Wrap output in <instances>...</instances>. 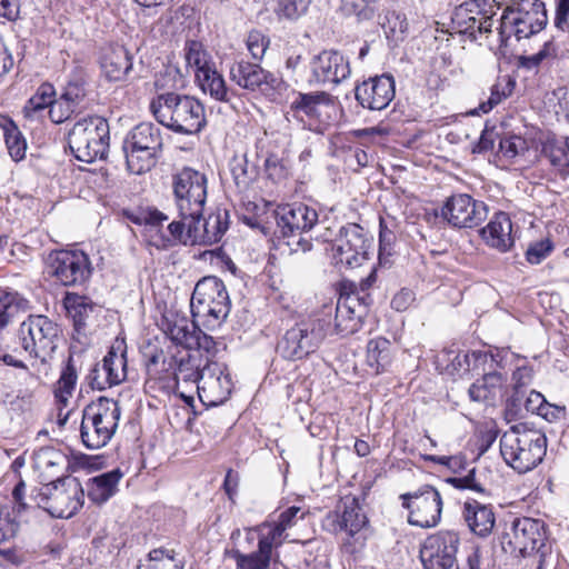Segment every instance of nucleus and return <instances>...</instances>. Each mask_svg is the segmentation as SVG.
Returning <instances> with one entry per match:
<instances>
[{
  "label": "nucleus",
  "instance_id": "obj_57",
  "mask_svg": "<svg viewBox=\"0 0 569 569\" xmlns=\"http://www.w3.org/2000/svg\"><path fill=\"white\" fill-rule=\"evenodd\" d=\"M527 149V141L520 136H507L499 141V151L507 159H513Z\"/></svg>",
  "mask_w": 569,
  "mask_h": 569
},
{
  "label": "nucleus",
  "instance_id": "obj_45",
  "mask_svg": "<svg viewBox=\"0 0 569 569\" xmlns=\"http://www.w3.org/2000/svg\"><path fill=\"white\" fill-rule=\"evenodd\" d=\"M2 130L4 142L8 148L10 157L14 161L22 160L26 157L27 151V141L22 132L19 130L17 124L10 119L4 120Z\"/></svg>",
  "mask_w": 569,
  "mask_h": 569
},
{
  "label": "nucleus",
  "instance_id": "obj_9",
  "mask_svg": "<svg viewBox=\"0 0 569 569\" xmlns=\"http://www.w3.org/2000/svg\"><path fill=\"white\" fill-rule=\"evenodd\" d=\"M547 22V10L541 0H520L516 7H508L499 20L500 46L506 47L511 36L518 41L530 38L545 29Z\"/></svg>",
  "mask_w": 569,
  "mask_h": 569
},
{
  "label": "nucleus",
  "instance_id": "obj_42",
  "mask_svg": "<svg viewBox=\"0 0 569 569\" xmlns=\"http://www.w3.org/2000/svg\"><path fill=\"white\" fill-rule=\"evenodd\" d=\"M54 93V88L51 84H41L37 92L26 102L22 110L24 118L30 121L42 120L48 114Z\"/></svg>",
  "mask_w": 569,
  "mask_h": 569
},
{
  "label": "nucleus",
  "instance_id": "obj_14",
  "mask_svg": "<svg viewBox=\"0 0 569 569\" xmlns=\"http://www.w3.org/2000/svg\"><path fill=\"white\" fill-rule=\"evenodd\" d=\"M59 328L57 323L46 316H29L18 330V339L22 349L30 357L38 358L42 362L57 349Z\"/></svg>",
  "mask_w": 569,
  "mask_h": 569
},
{
  "label": "nucleus",
  "instance_id": "obj_49",
  "mask_svg": "<svg viewBox=\"0 0 569 569\" xmlns=\"http://www.w3.org/2000/svg\"><path fill=\"white\" fill-rule=\"evenodd\" d=\"M77 369L72 357H69L54 389L58 401L66 405L71 397L77 383Z\"/></svg>",
  "mask_w": 569,
  "mask_h": 569
},
{
  "label": "nucleus",
  "instance_id": "obj_39",
  "mask_svg": "<svg viewBox=\"0 0 569 569\" xmlns=\"http://www.w3.org/2000/svg\"><path fill=\"white\" fill-rule=\"evenodd\" d=\"M63 305L78 332L86 328L87 320L97 309V305L90 298L71 292L66 293Z\"/></svg>",
  "mask_w": 569,
  "mask_h": 569
},
{
  "label": "nucleus",
  "instance_id": "obj_27",
  "mask_svg": "<svg viewBox=\"0 0 569 569\" xmlns=\"http://www.w3.org/2000/svg\"><path fill=\"white\" fill-rule=\"evenodd\" d=\"M359 104L370 110H382L395 98V80L390 74L369 78L355 89Z\"/></svg>",
  "mask_w": 569,
  "mask_h": 569
},
{
  "label": "nucleus",
  "instance_id": "obj_60",
  "mask_svg": "<svg viewBox=\"0 0 569 569\" xmlns=\"http://www.w3.org/2000/svg\"><path fill=\"white\" fill-rule=\"evenodd\" d=\"M264 170L269 179L280 181L288 176V167L278 154L270 153L264 160Z\"/></svg>",
  "mask_w": 569,
  "mask_h": 569
},
{
  "label": "nucleus",
  "instance_id": "obj_8",
  "mask_svg": "<svg viewBox=\"0 0 569 569\" xmlns=\"http://www.w3.org/2000/svg\"><path fill=\"white\" fill-rule=\"evenodd\" d=\"M110 140L108 121L100 116L78 120L68 132V146L73 157L86 163L103 159Z\"/></svg>",
  "mask_w": 569,
  "mask_h": 569
},
{
  "label": "nucleus",
  "instance_id": "obj_32",
  "mask_svg": "<svg viewBox=\"0 0 569 569\" xmlns=\"http://www.w3.org/2000/svg\"><path fill=\"white\" fill-rule=\"evenodd\" d=\"M462 517L469 530L481 538L488 537L496 523L492 507L475 499H468L463 503Z\"/></svg>",
  "mask_w": 569,
  "mask_h": 569
},
{
  "label": "nucleus",
  "instance_id": "obj_35",
  "mask_svg": "<svg viewBox=\"0 0 569 569\" xmlns=\"http://www.w3.org/2000/svg\"><path fill=\"white\" fill-rule=\"evenodd\" d=\"M122 477L123 473L117 468L90 478L86 485L88 498L96 505L107 502L116 495Z\"/></svg>",
  "mask_w": 569,
  "mask_h": 569
},
{
  "label": "nucleus",
  "instance_id": "obj_18",
  "mask_svg": "<svg viewBox=\"0 0 569 569\" xmlns=\"http://www.w3.org/2000/svg\"><path fill=\"white\" fill-rule=\"evenodd\" d=\"M229 76L240 88L248 91L259 90L270 98L279 94L284 87L281 78L264 70L260 63L249 62L243 58L234 60L230 66Z\"/></svg>",
  "mask_w": 569,
  "mask_h": 569
},
{
  "label": "nucleus",
  "instance_id": "obj_54",
  "mask_svg": "<svg viewBox=\"0 0 569 569\" xmlns=\"http://www.w3.org/2000/svg\"><path fill=\"white\" fill-rule=\"evenodd\" d=\"M311 0H278L274 12L280 19L296 20L305 14Z\"/></svg>",
  "mask_w": 569,
  "mask_h": 569
},
{
  "label": "nucleus",
  "instance_id": "obj_46",
  "mask_svg": "<svg viewBox=\"0 0 569 569\" xmlns=\"http://www.w3.org/2000/svg\"><path fill=\"white\" fill-rule=\"evenodd\" d=\"M229 166L237 188L240 191H246L257 177L256 167L249 164L246 154L234 156Z\"/></svg>",
  "mask_w": 569,
  "mask_h": 569
},
{
  "label": "nucleus",
  "instance_id": "obj_17",
  "mask_svg": "<svg viewBox=\"0 0 569 569\" xmlns=\"http://www.w3.org/2000/svg\"><path fill=\"white\" fill-rule=\"evenodd\" d=\"M486 0H468L456 7L451 16V29L470 41L491 33L495 13L487 9Z\"/></svg>",
  "mask_w": 569,
  "mask_h": 569
},
{
  "label": "nucleus",
  "instance_id": "obj_64",
  "mask_svg": "<svg viewBox=\"0 0 569 569\" xmlns=\"http://www.w3.org/2000/svg\"><path fill=\"white\" fill-rule=\"evenodd\" d=\"M192 349H196V352L198 353L200 350H203L207 353H212L216 351V341L211 336H208L198 327L192 337V341H190V346L188 347V350Z\"/></svg>",
  "mask_w": 569,
  "mask_h": 569
},
{
  "label": "nucleus",
  "instance_id": "obj_28",
  "mask_svg": "<svg viewBox=\"0 0 569 569\" xmlns=\"http://www.w3.org/2000/svg\"><path fill=\"white\" fill-rule=\"evenodd\" d=\"M368 522L359 501L355 497H346L337 510L328 513L325 526L335 533L346 531L350 537H355Z\"/></svg>",
  "mask_w": 569,
  "mask_h": 569
},
{
  "label": "nucleus",
  "instance_id": "obj_29",
  "mask_svg": "<svg viewBox=\"0 0 569 569\" xmlns=\"http://www.w3.org/2000/svg\"><path fill=\"white\" fill-rule=\"evenodd\" d=\"M329 102L326 92L301 93L298 92L290 103L292 117L300 121H308L310 130L320 131L321 109Z\"/></svg>",
  "mask_w": 569,
  "mask_h": 569
},
{
  "label": "nucleus",
  "instance_id": "obj_6",
  "mask_svg": "<svg viewBox=\"0 0 569 569\" xmlns=\"http://www.w3.org/2000/svg\"><path fill=\"white\" fill-rule=\"evenodd\" d=\"M190 308L192 318L208 329L219 327L231 310L228 291L218 277H204L193 289Z\"/></svg>",
  "mask_w": 569,
  "mask_h": 569
},
{
  "label": "nucleus",
  "instance_id": "obj_12",
  "mask_svg": "<svg viewBox=\"0 0 569 569\" xmlns=\"http://www.w3.org/2000/svg\"><path fill=\"white\" fill-rule=\"evenodd\" d=\"M207 184L206 174L190 167H184L172 176L171 186L179 217L203 216Z\"/></svg>",
  "mask_w": 569,
  "mask_h": 569
},
{
  "label": "nucleus",
  "instance_id": "obj_37",
  "mask_svg": "<svg viewBox=\"0 0 569 569\" xmlns=\"http://www.w3.org/2000/svg\"><path fill=\"white\" fill-rule=\"evenodd\" d=\"M174 379L177 383H193L197 388L202 378V368L206 363V359L198 352H190L188 350L183 353H179V356L174 358Z\"/></svg>",
  "mask_w": 569,
  "mask_h": 569
},
{
  "label": "nucleus",
  "instance_id": "obj_2",
  "mask_svg": "<svg viewBox=\"0 0 569 569\" xmlns=\"http://www.w3.org/2000/svg\"><path fill=\"white\" fill-rule=\"evenodd\" d=\"M546 452V435L525 425L512 426L500 438V453L505 462L518 473L535 469Z\"/></svg>",
  "mask_w": 569,
  "mask_h": 569
},
{
  "label": "nucleus",
  "instance_id": "obj_53",
  "mask_svg": "<svg viewBox=\"0 0 569 569\" xmlns=\"http://www.w3.org/2000/svg\"><path fill=\"white\" fill-rule=\"evenodd\" d=\"M341 10L358 20H371L378 10L377 0H341Z\"/></svg>",
  "mask_w": 569,
  "mask_h": 569
},
{
  "label": "nucleus",
  "instance_id": "obj_61",
  "mask_svg": "<svg viewBox=\"0 0 569 569\" xmlns=\"http://www.w3.org/2000/svg\"><path fill=\"white\" fill-rule=\"evenodd\" d=\"M552 249L553 244L549 239L533 242L526 251L527 261L531 264H539L551 253Z\"/></svg>",
  "mask_w": 569,
  "mask_h": 569
},
{
  "label": "nucleus",
  "instance_id": "obj_1",
  "mask_svg": "<svg viewBox=\"0 0 569 569\" xmlns=\"http://www.w3.org/2000/svg\"><path fill=\"white\" fill-rule=\"evenodd\" d=\"M149 110L159 124L177 134L194 136L207 126L203 103L190 94L160 92L151 99Z\"/></svg>",
  "mask_w": 569,
  "mask_h": 569
},
{
  "label": "nucleus",
  "instance_id": "obj_56",
  "mask_svg": "<svg viewBox=\"0 0 569 569\" xmlns=\"http://www.w3.org/2000/svg\"><path fill=\"white\" fill-rule=\"evenodd\" d=\"M149 560L151 561L149 569H182V566L176 561L172 550L153 549L149 552Z\"/></svg>",
  "mask_w": 569,
  "mask_h": 569
},
{
  "label": "nucleus",
  "instance_id": "obj_40",
  "mask_svg": "<svg viewBox=\"0 0 569 569\" xmlns=\"http://www.w3.org/2000/svg\"><path fill=\"white\" fill-rule=\"evenodd\" d=\"M506 382L507 377L485 375L470 386L469 397L476 402L493 405Z\"/></svg>",
  "mask_w": 569,
  "mask_h": 569
},
{
  "label": "nucleus",
  "instance_id": "obj_47",
  "mask_svg": "<svg viewBox=\"0 0 569 569\" xmlns=\"http://www.w3.org/2000/svg\"><path fill=\"white\" fill-rule=\"evenodd\" d=\"M183 52L187 66L193 68L194 74L213 66L203 43L198 40H187Z\"/></svg>",
  "mask_w": 569,
  "mask_h": 569
},
{
  "label": "nucleus",
  "instance_id": "obj_48",
  "mask_svg": "<svg viewBox=\"0 0 569 569\" xmlns=\"http://www.w3.org/2000/svg\"><path fill=\"white\" fill-rule=\"evenodd\" d=\"M26 301L18 293L0 292V331L24 309Z\"/></svg>",
  "mask_w": 569,
  "mask_h": 569
},
{
  "label": "nucleus",
  "instance_id": "obj_34",
  "mask_svg": "<svg viewBox=\"0 0 569 569\" xmlns=\"http://www.w3.org/2000/svg\"><path fill=\"white\" fill-rule=\"evenodd\" d=\"M26 485L20 481L12 491L13 506L8 505L0 507V541L14 537L19 529L17 516L26 510L27 505L23 502Z\"/></svg>",
  "mask_w": 569,
  "mask_h": 569
},
{
  "label": "nucleus",
  "instance_id": "obj_30",
  "mask_svg": "<svg viewBox=\"0 0 569 569\" xmlns=\"http://www.w3.org/2000/svg\"><path fill=\"white\" fill-rule=\"evenodd\" d=\"M229 211L224 208H216L206 219H194V228L189 230L193 232L196 244H213L221 240L229 228Z\"/></svg>",
  "mask_w": 569,
  "mask_h": 569
},
{
  "label": "nucleus",
  "instance_id": "obj_59",
  "mask_svg": "<svg viewBox=\"0 0 569 569\" xmlns=\"http://www.w3.org/2000/svg\"><path fill=\"white\" fill-rule=\"evenodd\" d=\"M76 110L77 108H74L73 104H70L61 97L59 99L52 98V102L48 110V117L53 123L58 124L68 120Z\"/></svg>",
  "mask_w": 569,
  "mask_h": 569
},
{
  "label": "nucleus",
  "instance_id": "obj_55",
  "mask_svg": "<svg viewBox=\"0 0 569 569\" xmlns=\"http://www.w3.org/2000/svg\"><path fill=\"white\" fill-rule=\"evenodd\" d=\"M270 39L260 30H251L246 39V46L252 59L260 61L266 54Z\"/></svg>",
  "mask_w": 569,
  "mask_h": 569
},
{
  "label": "nucleus",
  "instance_id": "obj_31",
  "mask_svg": "<svg viewBox=\"0 0 569 569\" xmlns=\"http://www.w3.org/2000/svg\"><path fill=\"white\" fill-rule=\"evenodd\" d=\"M472 369L485 375L507 377V369L512 359H517L516 352L509 348H489L471 351Z\"/></svg>",
  "mask_w": 569,
  "mask_h": 569
},
{
  "label": "nucleus",
  "instance_id": "obj_4",
  "mask_svg": "<svg viewBox=\"0 0 569 569\" xmlns=\"http://www.w3.org/2000/svg\"><path fill=\"white\" fill-rule=\"evenodd\" d=\"M547 541V527L543 520L529 517L516 518L510 531L500 538V545L505 553L513 558L535 557L537 569H542Z\"/></svg>",
  "mask_w": 569,
  "mask_h": 569
},
{
  "label": "nucleus",
  "instance_id": "obj_51",
  "mask_svg": "<svg viewBox=\"0 0 569 569\" xmlns=\"http://www.w3.org/2000/svg\"><path fill=\"white\" fill-rule=\"evenodd\" d=\"M381 27L387 38L399 41L403 39V36L408 31V21L402 12L388 10L383 17Z\"/></svg>",
  "mask_w": 569,
  "mask_h": 569
},
{
  "label": "nucleus",
  "instance_id": "obj_16",
  "mask_svg": "<svg viewBox=\"0 0 569 569\" xmlns=\"http://www.w3.org/2000/svg\"><path fill=\"white\" fill-rule=\"evenodd\" d=\"M553 26L556 32L535 54L519 57L521 68L533 70L545 60L556 59L569 52V0H555Z\"/></svg>",
  "mask_w": 569,
  "mask_h": 569
},
{
  "label": "nucleus",
  "instance_id": "obj_19",
  "mask_svg": "<svg viewBox=\"0 0 569 569\" xmlns=\"http://www.w3.org/2000/svg\"><path fill=\"white\" fill-rule=\"evenodd\" d=\"M459 543V535L453 530H439L428 536L420 548L423 569H451L457 565Z\"/></svg>",
  "mask_w": 569,
  "mask_h": 569
},
{
  "label": "nucleus",
  "instance_id": "obj_5",
  "mask_svg": "<svg viewBox=\"0 0 569 569\" xmlns=\"http://www.w3.org/2000/svg\"><path fill=\"white\" fill-rule=\"evenodd\" d=\"M330 330L323 318H303L286 329L277 342V352L287 360L297 361L315 353Z\"/></svg>",
  "mask_w": 569,
  "mask_h": 569
},
{
  "label": "nucleus",
  "instance_id": "obj_52",
  "mask_svg": "<svg viewBox=\"0 0 569 569\" xmlns=\"http://www.w3.org/2000/svg\"><path fill=\"white\" fill-rule=\"evenodd\" d=\"M179 220H173L168 224V232L169 237L167 240L169 242H176L179 241L183 244H196V240L193 239V232H189V230L194 228V219L192 218H186V217H179Z\"/></svg>",
  "mask_w": 569,
  "mask_h": 569
},
{
  "label": "nucleus",
  "instance_id": "obj_26",
  "mask_svg": "<svg viewBox=\"0 0 569 569\" xmlns=\"http://www.w3.org/2000/svg\"><path fill=\"white\" fill-rule=\"evenodd\" d=\"M231 390L232 380L226 367L206 358L202 378L197 387L200 400L213 406L220 405L229 398Z\"/></svg>",
  "mask_w": 569,
  "mask_h": 569
},
{
  "label": "nucleus",
  "instance_id": "obj_21",
  "mask_svg": "<svg viewBox=\"0 0 569 569\" xmlns=\"http://www.w3.org/2000/svg\"><path fill=\"white\" fill-rule=\"evenodd\" d=\"M375 280V274L371 273L365 281L361 282L360 296L358 292H352L346 296H340L336 305V323L335 330L341 336H349L359 331L362 327L363 317L367 315L369 306V296L365 292L366 289Z\"/></svg>",
  "mask_w": 569,
  "mask_h": 569
},
{
  "label": "nucleus",
  "instance_id": "obj_38",
  "mask_svg": "<svg viewBox=\"0 0 569 569\" xmlns=\"http://www.w3.org/2000/svg\"><path fill=\"white\" fill-rule=\"evenodd\" d=\"M198 321H189L184 316L171 313L166 316L162 321V329L166 336L176 345H180L188 349L192 337L196 333Z\"/></svg>",
  "mask_w": 569,
  "mask_h": 569
},
{
  "label": "nucleus",
  "instance_id": "obj_36",
  "mask_svg": "<svg viewBox=\"0 0 569 569\" xmlns=\"http://www.w3.org/2000/svg\"><path fill=\"white\" fill-rule=\"evenodd\" d=\"M132 69V57L123 47L110 49L101 60V70L109 81L126 80Z\"/></svg>",
  "mask_w": 569,
  "mask_h": 569
},
{
  "label": "nucleus",
  "instance_id": "obj_63",
  "mask_svg": "<svg viewBox=\"0 0 569 569\" xmlns=\"http://www.w3.org/2000/svg\"><path fill=\"white\" fill-rule=\"evenodd\" d=\"M395 239H396L395 233L391 230H389L385 226L383 220L380 219V231H379V260H380V262H382V260L386 257L391 256Z\"/></svg>",
  "mask_w": 569,
  "mask_h": 569
},
{
  "label": "nucleus",
  "instance_id": "obj_10",
  "mask_svg": "<svg viewBox=\"0 0 569 569\" xmlns=\"http://www.w3.org/2000/svg\"><path fill=\"white\" fill-rule=\"evenodd\" d=\"M33 499L50 516L68 519L83 506L84 489L76 477L67 476L43 485Z\"/></svg>",
  "mask_w": 569,
  "mask_h": 569
},
{
  "label": "nucleus",
  "instance_id": "obj_7",
  "mask_svg": "<svg viewBox=\"0 0 569 569\" xmlns=\"http://www.w3.org/2000/svg\"><path fill=\"white\" fill-rule=\"evenodd\" d=\"M121 416L119 402L100 397L84 407L80 426L82 443L88 449L104 447L116 433Z\"/></svg>",
  "mask_w": 569,
  "mask_h": 569
},
{
  "label": "nucleus",
  "instance_id": "obj_43",
  "mask_svg": "<svg viewBox=\"0 0 569 569\" xmlns=\"http://www.w3.org/2000/svg\"><path fill=\"white\" fill-rule=\"evenodd\" d=\"M517 359H512L509 368L513 367L511 380L513 383V395L510 399L509 406H516L522 401L521 388L529 386L532 382L535 370L529 365L527 357L516 353Z\"/></svg>",
  "mask_w": 569,
  "mask_h": 569
},
{
  "label": "nucleus",
  "instance_id": "obj_11",
  "mask_svg": "<svg viewBox=\"0 0 569 569\" xmlns=\"http://www.w3.org/2000/svg\"><path fill=\"white\" fill-rule=\"evenodd\" d=\"M277 231L287 239L292 251L311 250V239L305 237L318 222L316 209L302 202L279 206L276 210Z\"/></svg>",
  "mask_w": 569,
  "mask_h": 569
},
{
  "label": "nucleus",
  "instance_id": "obj_25",
  "mask_svg": "<svg viewBox=\"0 0 569 569\" xmlns=\"http://www.w3.org/2000/svg\"><path fill=\"white\" fill-rule=\"evenodd\" d=\"M126 349L121 343L112 346L101 362H97L86 377L88 385L96 390L102 391L117 386L127 378Z\"/></svg>",
  "mask_w": 569,
  "mask_h": 569
},
{
  "label": "nucleus",
  "instance_id": "obj_50",
  "mask_svg": "<svg viewBox=\"0 0 569 569\" xmlns=\"http://www.w3.org/2000/svg\"><path fill=\"white\" fill-rule=\"evenodd\" d=\"M513 87L515 81L509 77L499 80L491 87L490 97L488 100L481 102L478 107V110H476L473 113H488L511 94Z\"/></svg>",
  "mask_w": 569,
  "mask_h": 569
},
{
  "label": "nucleus",
  "instance_id": "obj_13",
  "mask_svg": "<svg viewBox=\"0 0 569 569\" xmlns=\"http://www.w3.org/2000/svg\"><path fill=\"white\" fill-rule=\"evenodd\" d=\"M372 249V236L362 226L353 222L341 226L331 244L336 266L350 269L360 267L368 260Z\"/></svg>",
  "mask_w": 569,
  "mask_h": 569
},
{
  "label": "nucleus",
  "instance_id": "obj_24",
  "mask_svg": "<svg viewBox=\"0 0 569 569\" xmlns=\"http://www.w3.org/2000/svg\"><path fill=\"white\" fill-rule=\"evenodd\" d=\"M485 202L473 199L467 193L449 197L441 208V217L453 228H473L487 218Z\"/></svg>",
  "mask_w": 569,
  "mask_h": 569
},
{
  "label": "nucleus",
  "instance_id": "obj_23",
  "mask_svg": "<svg viewBox=\"0 0 569 569\" xmlns=\"http://www.w3.org/2000/svg\"><path fill=\"white\" fill-rule=\"evenodd\" d=\"M258 549L249 553L240 550L232 551L237 569H268L270 567L272 551L283 542V533L269 520L258 525Z\"/></svg>",
  "mask_w": 569,
  "mask_h": 569
},
{
  "label": "nucleus",
  "instance_id": "obj_58",
  "mask_svg": "<svg viewBox=\"0 0 569 569\" xmlns=\"http://www.w3.org/2000/svg\"><path fill=\"white\" fill-rule=\"evenodd\" d=\"M86 94L84 80L81 77H76L67 83L60 97L78 109Z\"/></svg>",
  "mask_w": 569,
  "mask_h": 569
},
{
  "label": "nucleus",
  "instance_id": "obj_41",
  "mask_svg": "<svg viewBox=\"0 0 569 569\" xmlns=\"http://www.w3.org/2000/svg\"><path fill=\"white\" fill-rule=\"evenodd\" d=\"M392 355L390 340L377 337L368 341L366 361L373 373L386 371L392 362Z\"/></svg>",
  "mask_w": 569,
  "mask_h": 569
},
{
  "label": "nucleus",
  "instance_id": "obj_20",
  "mask_svg": "<svg viewBox=\"0 0 569 569\" xmlns=\"http://www.w3.org/2000/svg\"><path fill=\"white\" fill-rule=\"evenodd\" d=\"M50 273L62 286L83 284L91 276V263L83 251L57 250L48 258Z\"/></svg>",
  "mask_w": 569,
  "mask_h": 569
},
{
  "label": "nucleus",
  "instance_id": "obj_33",
  "mask_svg": "<svg viewBox=\"0 0 569 569\" xmlns=\"http://www.w3.org/2000/svg\"><path fill=\"white\" fill-rule=\"evenodd\" d=\"M512 222L506 212H497L490 222L481 230L485 242L501 251H508L513 244Z\"/></svg>",
  "mask_w": 569,
  "mask_h": 569
},
{
  "label": "nucleus",
  "instance_id": "obj_22",
  "mask_svg": "<svg viewBox=\"0 0 569 569\" xmlns=\"http://www.w3.org/2000/svg\"><path fill=\"white\" fill-rule=\"evenodd\" d=\"M309 69L308 82L311 86L335 88L351 74L349 59L335 49L322 50L313 56Z\"/></svg>",
  "mask_w": 569,
  "mask_h": 569
},
{
  "label": "nucleus",
  "instance_id": "obj_3",
  "mask_svg": "<svg viewBox=\"0 0 569 569\" xmlns=\"http://www.w3.org/2000/svg\"><path fill=\"white\" fill-rule=\"evenodd\" d=\"M122 150L129 172L133 174L148 172L162 157V130L152 122H141L126 134Z\"/></svg>",
  "mask_w": 569,
  "mask_h": 569
},
{
  "label": "nucleus",
  "instance_id": "obj_44",
  "mask_svg": "<svg viewBox=\"0 0 569 569\" xmlns=\"http://www.w3.org/2000/svg\"><path fill=\"white\" fill-rule=\"evenodd\" d=\"M196 80L204 93H209L218 101L230 100L229 90L223 77L216 70L214 64L196 74Z\"/></svg>",
  "mask_w": 569,
  "mask_h": 569
},
{
  "label": "nucleus",
  "instance_id": "obj_62",
  "mask_svg": "<svg viewBox=\"0 0 569 569\" xmlns=\"http://www.w3.org/2000/svg\"><path fill=\"white\" fill-rule=\"evenodd\" d=\"M475 475H476V469L472 468L468 471V473L466 476L449 478V479H447V482L452 485L457 489H461V490L468 489V490H472L476 492H483L485 489L481 486V483H479L476 480Z\"/></svg>",
  "mask_w": 569,
  "mask_h": 569
},
{
  "label": "nucleus",
  "instance_id": "obj_15",
  "mask_svg": "<svg viewBox=\"0 0 569 569\" xmlns=\"http://www.w3.org/2000/svg\"><path fill=\"white\" fill-rule=\"evenodd\" d=\"M401 505L409 511L408 522L419 528H433L441 520L442 498L430 485H423L415 491L400 495Z\"/></svg>",
  "mask_w": 569,
  "mask_h": 569
}]
</instances>
